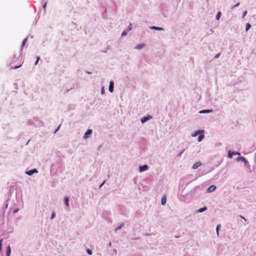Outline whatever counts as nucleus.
I'll return each instance as SVG.
<instances>
[{
    "label": "nucleus",
    "mask_w": 256,
    "mask_h": 256,
    "mask_svg": "<svg viewBox=\"0 0 256 256\" xmlns=\"http://www.w3.org/2000/svg\"><path fill=\"white\" fill-rule=\"evenodd\" d=\"M152 118V116H144L141 120L142 123L144 124L146 122L147 120H150Z\"/></svg>",
    "instance_id": "f257e3e1"
},
{
    "label": "nucleus",
    "mask_w": 256,
    "mask_h": 256,
    "mask_svg": "<svg viewBox=\"0 0 256 256\" xmlns=\"http://www.w3.org/2000/svg\"><path fill=\"white\" fill-rule=\"evenodd\" d=\"M216 188V186L212 185L208 188L207 190V192H214V190H215Z\"/></svg>",
    "instance_id": "f03ea898"
},
{
    "label": "nucleus",
    "mask_w": 256,
    "mask_h": 256,
    "mask_svg": "<svg viewBox=\"0 0 256 256\" xmlns=\"http://www.w3.org/2000/svg\"><path fill=\"white\" fill-rule=\"evenodd\" d=\"M92 130L90 129L88 130L84 134V138H88L92 134Z\"/></svg>",
    "instance_id": "7ed1b4c3"
},
{
    "label": "nucleus",
    "mask_w": 256,
    "mask_h": 256,
    "mask_svg": "<svg viewBox=\"0 0 256 256\" xmlns=\"http://www.w3.org/2000/svg\"><path fill=\"white\" fill-rule=\"evenodd\" d=\"M148 170V166L147 165H144L142 166H140V172H142Z\"/></svg>",
    "instance_id": "20e7f679"
},
{
    "label": "nucleus",
    "mask_w": 256,
    "mask_h": 256,
    "mask_svg": "<svg viewBox=\"0 0 256 256\" xmlns=\"http://www.w3.org/2000/svg\"><path fill=\"white\" fill-rule=\"evenodd\" d=\"M114 82H110V86H109V90L110 92H112L114 91Z\"/></svg>",
    "instance_id": "39448f33"
},
{
    "label": "nucleus",
    "mask_w": 256,
    "mask_h": 256,
    "mask_svg": "<svg viewBox=\"0 0 256 256\" xmlns=\"http://www.w3.org/2000/svg\"><path fill=\"white\" fill-rule=\"evenodd\" d=\"M35 172H38L37 170L36 169H34L32 170L27 172L26 174H28L29 176H31Z\"/></svg>",
    "instance_id": "423d86ee"
},
{
    "label": "nucleus",
    "mask_w": 256,
    "mask_h": 256,
    "mask_svg": "<svg viewBox=\"0 0 256 256\" xmlns=\"http://www.w3.org/2000/svg\"><path fill=\"white\" fill-rule=\"evenodd\" d=\"M166 196L164 195L162 196L161 200L162 204V205H165L166 203Z\"/></svg>",
    "instance_id": "0eeeda50"
},
{
    "label": "nucleus",
    "mask_w": 256,
    "mask_h": 256,
    "mask_svg": "<svg viewBox=\"0 0 256 256\" xmlns=\"http://www.w3.org/2000/svg\"><path fill=\"white\" fill-rule=\"evenodd\" d=\"M200 165H201V163L200 162H196V163L194 164L192 168H193L194 169H196L198 167H199Z\"/></svg>",
    "instance_id": "6e6552de"
},
{
    "label": "nucleus",
    "mask_w": 256,
    "mask_h": 256,
    "mask_svg": "<svg viewBox=\"0 0 256 256\" xmlns=\"http://www.w3.org/2000/svg\"><path fill=\"white\" fill-rule=\"evenodd\" d=\"M145 44H138L136 46V48L138 50L142 49V48L144 46Z\"/></svg>",
    "instance_id": "1a4fd4ad"
},
{
    "label": "nucleus",
    "mask_w": 256,
    "mask_h": 256,
    "mask_svg": "<svg viewBox=\"0 0 256 256\" xmlns=\"http://www.w3.org/2000/svg\"><path fill=\"white\" fill-rule=\"evenodd\" d=\"M150 28L153 29V30H163V28H162L156 27V26H154L151 27Z\"/></svg>",
    "instance_id": "9d476101"
},
{
    "label": "nucleus",
    "mask_w": 256,
    "mask_h": 256,
    "mask_svg": "<svg viewBox=\"0 0 256 256\" xmlns=\"http://www.w3.org/2000/svg\"><path fill=\"white\" fill-rule=\"evenodd\" d=\"M212 112V110H202L200 111V114L210 113V112Z\"/></svg>",
    "instance_id": "9b49d317"
},
{
    "label": "nucleus",
    "mask_w": 256,
    "mask_h": 256,
    "mask_svg": "<svg viewBox=\"0 0 256 256\" xmlns=\"http://www.w3.org/2000/svg\"><path fill=\"white\" fill-rule=\"evenodd\" d=\"M204 132V130H198L195 132L194 134L192 135L193 136H196L198 134Z\"/></svg>",
    "instance_id": "f8f14e48"
},
{
    "label": "nucleus",
    "mask_w": 256,
    "mask_h": 256,
    "mask_svg": "<svg viewBox=\"0 0 256 256\" xmlns=\"http://www.w3.org/2000/svg\"><path fill=\"white\" fill-rule=\"evenodd\" d=\"M206 209H207L206 207L202 208H200L198 209V212H203L204 210H206Z\"/></svg>",
    "instance_id": "ddd939ff"
},
{
    "label": "nucleus",
    "mask_w": 256,
    "mask_h": 256,
    "mask_svg": "<svg viewBox=\"0 0 256 256\" xmlns=\"http://www.w3.org/2000/svg\"><path fill=\"white\" fill-rule=\"evenodd\" d=\"M221 16H222L221 12H218L216 16V19L217 20H218L220 19V17Z\"/></svg>",
    "instance_id": "4468645a"
},
{
    "label": "nucleus",
    "mask_w": 256,
    "mask_h": 256,
    "mask_svg": "<svg viewBox=\"0 0 256 256\" xmlns=\"http://www.w3.org/2000/svg\"><path fill=\"white\" fill-rule=\"evenodd\" d=\"M68 202H69L68 198V197H65L64 198V202H65L67 206H68Z\"/></svg>",
    "instance_id": "2eb2a0df"
},
{
    "label": "nucleus",
    "mask_w": 256,
    "mask_h": 256,
    "mask_svg": "<svg viewBox=\"0 0 256 256\" xmlns=\"http://www.w3.org/2000/svg\"><path fill=\"white\" fill-rule=\"evenodd\" d=\"M238 154V153H234V152H228V156L230 158H232V156L234 155H236Z\"/></svg>",
    "instance_id": "dca6fc26"
},
{
    "label": "nucleus",
    "mask_w": 256,
    "mask_h": 256,
    "mask_svg": "<svg viewBox=\"0 0 256 256\" xmlns=\"http://www.w3.org/2000/svg\"><path fill=\"white\" fill-rule=\"evenodd\" d=\"M204 138V134L200 135L198 138V141L201 142L202 140Z\"/></svg>",
    "instance_id": "f3484780"
},
{
    "label": "nucleus",
    "mask_w": 256,
    "mask_h": 256,
    "mask_svg": "<svg viewBox=\"0 0 256 256\" xmlns=\"http://www.w3.org/2000/svg\"><path fill=\"white\" fill-rule=\"evenodd\" d=\"M251 26L250 24H247L246 26V30L248 31L250 28Z\"/></svg>",
    "instance_id": "a211bd4d"
},
{
    "label": "nucleus",
    "mask_w": 256,
    "mask_h": 256,
    "mask_svg": "<svg viewBox=\"0 0 256 256\" xmlns=\"http://www.w3.org/2000/svg\"><path fill=\"white\" fill-rule=\"evenodd\" d=\"M27 40H28V38H26L23 40V42H22V48H23V47H24V46H25V44H26V41H27Z\"/></svg>",
    "instance_id": "6ab92c4d"
},
{
    "label": "nucleus",
    "mask_w": 256,
    "mask_h": 256,
    "mask_svg": "<svg viewBox=\"0 0 256 256\" xmlns=\"http://www.w3.org/2000/svg\"><path fill=\"white\" fill-rule=\"evenodd\" d=\"M10 246H8V248L7 256H10Z\"/></svg>",
    "instance_id": "aec40b11"
},
{
    "label": "nucleus",
    "mask_w": 256,
    "mask_h": 256,
    "mask_svg": "<svg viewBox=\"0 0 256 256\" xmlns=\"http://www.w3.org/2000/svg\"><path fill=\"white\" fill-rule=\"evenodd\" d=\"M220 228V224L216 226V233H217L218 235V230H219Z\"/></svg>",
    "instance_id": "412c9836"
},
{
    "label": "nucleus",
    "mask_w": 256,
    "mask_h": 256,
    "mask_svg": "<svg viewBox=\"0 0 256 256\" xmlns=\"http://www.w3.org/2000/svg\"><path fill=\"white\" fill-rule=\"evenodd\" d=\"M86 252H88V254H92V250H90V249H88V250H86Z\"/></svg>",
    "instance_id": "4be33fe9"
},
{
    "label": "nucleus",
    "mask_w": 256,
    "mask_h": 256,
    "mask_svg": "<svg viewBox=\"0 0 256 256\" xmlns=\"http://www.w3.org/2000/svg\"><path fill=\"white\" fill-rule=\"evenodd\" d=\"M2 240L1 239L0 240V251L2 250Z\"/></svg>",
    "instance_id": "5701e85b"
},
{
    "label": "nucleus",
    "mask_w": 256,
    "mask_h": 256,
    "mask_svg": "<svg viewBox=\"0 0 256 256\" xmlns=\"http://www.w3.org/2000/svg\"><path fill=\"white\" fill-rule=\"evenodd\" d=\"M40 60V58L39 56H38V57H37V58H36V62H35V65H36V64H38V60Z\"/></svg>",
    "instance_id": "b1692460"
},
{
    "label": "nucleus",
    "mask_w": 256,
    "mask_h": 256,
    "mask_svg": "<svg viewBox=\"0 0 256 256\" xmlns=\"http://www.w3.org/2000/svg\"><path fill=\"white\" fill-rule=\"evenodd\" d=\"M247 14V11L245 10L243 12V16L242 17L244 18Z\"/></svg>",
    "instance_id": "393cba45"
},
{
    "label": "nucleus",
    "mask_w": 256,
    "mask_h": 256,
    "mask_svg": "<svg viewBox=\"0 0 256 256\" xmlns=\"http://www.w3.org/2000/svg\"><path fill=\"white\" fill-rule=\"evenodd\" d=\"M124 226V224L120 226H119L118 227L116 230H115V231H117L118 230L122 228V227Z\"/></svg>",
    "instance_id": "a878e982"
},
{
    "label": "nucleus",
    "mask_w": 256,
    "mask_h": 256,
    "mask_svg": "<svg viewBox=\"0 0 256 256\" xmlns=\"http://www.w3.org/2000/svg\"><path fill=\"white\" fill-rule=\"evenodd\" d=\"M55 216H56V214H55V212H53L52 214V218H55Z\"/></svg>",
    "instance_id": "bb28decb"
},
{
    "label": "nucleus",
    "mask_w": 256,
    "mask_h": 256,
    "mask_svg": "<svg viewBox=\"0 0 256 256\" xmlns=\"http://www.w3.org/2000/svg\"><path fill=\"white\" fill-rule=\"evenodd\" d=\"M126 32L124 31L122 32V36H126Z\"/></svg>",
    "instance_id": "cd10ccee"
},
{
    "label": "nucleus",
    "mask_w": 256,
    "mask_h": 256,
    "mask_svg": "<svg viewBox=\"0 0 256 256\" xmlns=\"http://www.w3.org/2000/svg\"><path fill=\"white\" fill-rule=\"evenodd\" d=\"M21 66H22V64H20V65L18 66H15L14 67V68H20Z\"/></svg>",
    "instance_id": "c85d7f7f"
},
{
    "label": "nucleus",
    "mask_w": 256,
    "mask_h": 256,
    "mask_svg": "<svg viewBox=\"0 0 256 256\" xmlns=\"http://www.w3.org/2000/svg\"><path fill=\"white\" fill-rule=\"evenodd\" d=\"M60 126H58V128L55 130L54 133H56V132L58 130V129H59V128H60Z\"/></svg>",
    "instance_id": "c756f323"
},
{
    "label": "nucleus",
    "mask_w": 256,
    "mask_h": 256,
    "mask_svg": "<svg viewBox=\"0 0 256 256\" xmlns=\"http://www.w3.org/2000/svg\"><path fill=\"white\" fill-rule=\"evenodd\" d=\"M220 54H216L214 57H215L216 58H218L220 56Z\"/></svg>",
    "instance_id": "7c9ffc66"
},
{
    "label": "nucleus",
    "mask_w": 256,
    "mask_h": 256,
    "mask_svg": "<svg viewBox=\"0 0 256 256\" xmlns=\"http://www.w3.org/2000/svg\"><path fill=\"white\" fill-rule=\"evenodd\" d=\"M240 5V3H238L236 5H235L234 7H236Z\"/></svg>",
    "instance_id": "2f4dec72"
},
{
    "label": "nucleus",
    "mask_w": 256,
    "mask_h": 256,
    "mask_svg": "<svg viewBox=\"0 0 256 256\" xmlns=\"http://www.w3.org/2000/svg\"><path fill=\"white\" fill-rule=\"evenodd\" d=\"M105 182V181H104L102 184L100 186V188L104 184V183Z\"/></svg>",
    "instance_id": "473e14b6"
},
{
    "label": "nucleus",
    "mask_w": 256,
    "mask_h": 256,
    "mask_svg": "<svg viewBox=\"0 0 256 256\" xmlns=\"http://www.w3.org/2000/svg\"><path fill=\"white\" fill-rule=\"evenodd\" d=\"M241 218L246 220V219L244 217L241 216Z\"/></svg>",
    "instance_id": "72a5a7b5"
}]
</instances>
